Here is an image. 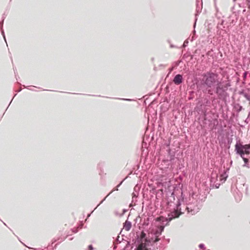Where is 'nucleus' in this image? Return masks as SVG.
Listing matches in <instances>:
<instances>
[{
	"label": "nucleus",
	"instance_id": "f257e3e1",
	"mask_svg": "<svg viewBox=\"0 0 250 250\" xmlns=\"http://www.w3.org/2000/svg\"><path fill=\"white\" fill-rule=\"evenodd\" d=\"M203 81L208 87H212L217 85L216 92L217 93L218 92L220 86L219 85V82L218 75L216 74L207 73L204 75Z\"/></svg>",
	"mask_w": 250,
	"mask_h": 250
},
{
	"label": "nucleus",
	"instance_id": "f03ea898",
	"mask_svg": "<svg viewBox=\"0 0 250 250\" xmlns=\"http://www.w3.org/2000/svg\"><path fill=\"white\" fill-rule=\"evenodd\" d=\"M250 145L243 146L240 144L235 145V150L237 153L240 154L245 163L249 162V159L244 157L245 154L249 155L250 153Z\"/></svg>",
	"mask_w": 250,
	"mask_h": 250
},
{
	"label": "nucleus",
	"instance_id": "7ed1b4c3",
	"mask_svg": "<svg viewBox=\"0 0 250 250\" xmlns=\"http://www.w3.org/2000/svg\"><path fill=\"white\" fill-rule=\"evenodd\" d=\"M181 213H182L179 211L177 209L173 210L168 215V220L171 221L174 218L179 217Z\"/></svg>",
	"mask_w": 250,
	"mask_h": 250
},
{
	"label": "nucleus",
	"instance_id": "20e7f679",
	"mask_svg": "<svg viewBox=\"0 0 250 250\" xmlns=\"http://www.w3.org/2000/svg\"><path fill=\"white\" fill-rule=\"evenodd\" d=\"M164 227L162 226H160L155 231L154 234L156 236V238L154 241V242H156L160 240V239L158 238V237L159 235H160L161 234L162 232L164 230Z\"/></svg>",
	"mask_w": 250,
	"mask_h": 250
},
{
	"label": "nucleus",
	"instance_id": "39448f33",
	"mask_svg": "<svg viewBox=\"0 0 250 250\" xmlns=\"http://www.w3.org/2000/svg\"><path fill=\"white\" fill-rule=\"evenodd\" d=\"M182 76L180 74H178L174 77L173 82L175 84L178 85L182 83Z\"/></svg>",
	"mask_w": 250,
	"mask_h": 250
},
{
	"label": "nucleus",
	"instance_id": "423d86ee",
	"mask_svg": "<svg viewBox=\"0 0 250 250\" xmlns=\"http://www.w3.org/2000/svg\"><path fill=\"white\" fill-rule=\"evenodd\" d=\"M132 226L131 223L130 221L126 220L124 223V229L126 231H129Z\"/></svg>",
	"mask_w": 250,
	"mask_h": 250
},
{
	"label": "nucleus",
	"instance_id": "0eeeda50",
	"mask_svg": "<svg viewBox=\"0 0 250 250\" xmlns=\"http://www.w3.org/2000/svg\"><path fill=\"white\" fill-rule=\"evenodd\" d=\"M135 250H148L146 248V245L144 243L140 244Z\"/></svg>",
	"mask_w": 250,
	"mask_h": 250
},
{
	"label": "nucleus",
	"instance_id": "6e6552de",
	"mask_svg": "<svg viewBox=\"0 0 250 250\" xmlns=\"http://www.w3.org/2000/svg\"><path fill=\"white\" fill-rule=\"evenodd\" d=\"M88 248H89V250H93V247H92V245L89 246Z\"/></svg>",
	"mask_w": 250,
	"mask_h": 250
},
{
	"label": "nucleus",
	"instance_id": "1a4fd4ad",
	"mask_svg": "<svg viewBox=\"0 0 250 250\" xmlns=\"http://www.w3.org/2000/svg\"><path fill=\"white\" fill-rule=\"evenodd\" d=\"M187 209L188 211V212H192V209H191L190 210H189V208H187Z\"/></svg>",
	"mask_w": 250,
	"mask_h": 250
},
{
	"label": "nucleus",
	"instance_id": "9d476101",
	"mask_svg": "<svg viewBox=\"0 0 250 250\" xmlns=\"http://www.w3.org/2000/svg\"><path fill=\"white\" fill-rule=\"evenodd\" d=\"M145 235H146V234H145L144 232H143L142 233V234H141V236H142V237H145Z\"/></svg>",
	"mask_w": 250,
	"mask_h": 250
},
{
	"label": "nucleus",
	"instance_id": "9b49d317",
	"mask_svg": "<svg viewBox=\"0 0 250 250\" xmlns=\"http://www.w3.org/2000/svg\"><path fill=\"white\" fill-rule=\"evenodd\" d=\"M191 214H195V212H193V213H192Z\"/></svg>",
	"mask_w": 250,
	"mask_h": 250
}]
</instances>
